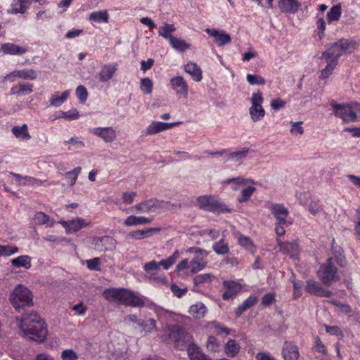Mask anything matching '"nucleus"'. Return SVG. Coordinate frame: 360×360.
Here are the masks:
<instances>
[{
	"instance_id": "obj_1",
	"label": "nucleus",
	"mask_w": 360,
	"mask_h": 360,
	"mask_svg": "<svg viewBox=\"0 0 360 360\" xmlns=\"http://www.w3.org/2000/svg\"><path fill=\"white\" fill-rule=\"evenodd\" d=\"M162 340L168 344H173L179 350L187 347L188 355L191 360H207L209 359L201 352L199 347L191 344V335L179 325L167 326L164 330Z\"/></svg>"
},
{
	"instance_id": "obj_2",
	"label": "nucleus",
	"mask_w": 360,
	"mask_h": 360,
	"mask_svg": "<svg viewBox=\"0 0 360 360\" xmlns=\"http://www.w3.org/2000/svg\"><path fill=\"white\" fill-rule=\"evenodd\" d=\"M16 321L23 336L39 342H44L46 338L48 330L46 323L37 314L31 313Z\"/></svg>"
},
{
	"instance_id": "obj_3",
	"label": "nucleus",
	"mask_w": 360,
	"mask_h": 360,
	"mask_svg": "<svg viewBox=\"0 0 360 360\" xmlns=\"http://www.w3.org/2000/svg\"><path fill=\"white\" fill-rule=\"evenodd\" d=\"M354 49L353 44L347 39H342L332 44L321 56V58L325 60L326 65L321 71V78L329 77L337 66L339 58L343 54L352 53Z\"/></svg>"
},
{
	"instance_id": "obj_4",
	"label": "nucleus",
	"mask_w": 360,
	"mask_h": 360,
	"mask_svg": "<svg viewBox=\"0 0 360 360\" xmlns=\"http://www.w3.org/2000/svg\"><path fill=\"white\" fill-rule=\"evenodd\" d=\"M102 295L110 302H117L134 307H142L144 304L141 297L125 288H108L103 292Z\"/></svg>"
},
{
	"instance_id": "obj_5",
	"label": "nucleus",
	"mask_w": 360,
	"mask_h": 360,
	"mask_svg": "<svg viewBox=\"0 0 360 360\" xmlns=\"http://www.w3.org/2000/svg\"><path fill=\"white\" fill-rule=\"evenodd\" d=\"M9 300L17 311L33 305L31 291L26 286L21 284L16 285L11 292Z\"/></svg>"
},
{
	"instance_id": "obj_6",
	"label": "nucleus",
	"mask_w": 360,
	"mask_h": 360,
	"mask_svg": "<svg viewBox=\"0 0 360 360\" xmlns=\"http://www.w3.org/2000/svg\"><path fill=\"white\" fill-rule=\"evenodd\" d=\"M198 207L202 210L213 212H231V210L217 196L201 195L196 200Z\"/></svg>"
},
{
	"instance_id": "obj_7",
	"label": "nucleus",
	"mask_w": 360,
	"mask_h": 360,
	"mask_svg": "<svg viewBox=\"0 0 360 360\" xmlns=\"http://www.w3.org/2000/svg\"><path fill=\"white\" fill-rule=\"evenodd\" d=\"M335 259L330 257L323 264L317 271V276L323 285H331L339 281L337 267L334 265Z\"/></svg>"
},
{
	"instance_id": "obj_8",
	"label": "nucleus",
	"mask_w": 360,
	"mask_h": 360,
	"mask_svg": "<svg viewBox=\"0 0 360 360\" xmlns=\"http://www.w3.org/2000/svg\"><path fill=\"white\" fill-rule=\"evenodd\" d=\"M355 102L343 104L332 103L330 105L336 117L340 118L344 123L356 122V115L354 110Z\"/></svg>"
},
{
	"instance_id": "obj_9",
	"label": "nucleus",
	"mask_w": 360,
	"mask_h": 360,
	"mask_svg": "<svg viewBox=\"0 0 360 360\" xmlns=\"http://www.w3.org/2000/svg\"><path fill=\"white\" fill-rule=\"evenodd\" d=\"M264 98L261 91L254 92L250 98L249 114L254 122L262 120L265 116V110L262 106Z\"/></svg>"
},
{
	"instance_id": "obj_10",
	"label": "nucleus",
	"mask_w": 360,
	"mask_h": 360,
	"mask_svg": "<svg viewBox=\"0 0 360 360\" xmlns=\"http://www.w3.org/2000/svg\"><path fill=\"white\" fill-rule=\"evenodd\" d=\"M186 252L195 255L191 260L192 274H197L207 266V262L206 258L208 256V252L207 250L198 247H192L187 249Z\"/></svg>"
},
{
	"instance_id": "obj_11",
	"label": "nucleus",
	"mask_w": 360,
	"mask_h": 360,
	"mask_svg": "<svg viewBox=\"0 0 360 360\" xmlns=\"http://www.w3.org/2000/svg\"><path fill=\"white\" fill-rule=\"evenodd\" d=\"M180 256L179 250H175L174 253L167 257V259L161 260L160 262H157L155 260H152L149 262L146 263L143 265V269L146 272L150 273L153 271L159 269L160 266H162L165 270L169 269L174 264L176 260Z\"/></svg>"
},
{
	"instance_id": "obj_12",
	"label": "nucleus",
	"mask_w": 360,
	"mask_h": 360,
	"mask_svg": "<svg viewBox=\"0 0 360 360\" xmlns=\"http://www.w3.org/2000/svg\"><path fill=\"white\" fill-rule=\"evenodd\" d=\"M91 245L94 248L99 252L111 251L115 249L117 241L111 236H96L92 239Z\"/></svg>"
},
{
	"instance_id": "obj_13",
	"label": "nucleus",
	"mask_w": 360,
	"mask_h": 360,
	"mask_svg": "<svg viewBox=\"0 0 360 360\" xmlns=\"http://www.w3.org/2000/svg\"><path fill=\"white\" fill-rule=\"evenodd\" d=\"M58 223L62 225L68 234L75 233L91 224L89 221L81 217H77L68 221L60 220Z\"/></svg>"
},
{
	"instance_id": "obj_14",
	"label": "nucleus",
	"mask_w": 360,
	"mask_h": 360,
	"mask_svg": "<svg viewBox=\"0 0 360 360\" xmlns=\"http://www.w3.org/2000/svg\"><path fill=\"white\" fill-rule=\"evenodd\" d=\"M89 133L107 143L113 142L117 138V131L112 127H94L89 129Z\"/></svg>"
},
{
	"instance_id": "obj_15",
	"label": "nucleus",
	"mask_w": 360,
	"mask_h": 360,
	"mask_svg": "<svg viewBox=\"0 0 360 360\" xmlns=\"http://www.w3.org/2000/svg\"><path fill=\"white\" fill-rule=\"evenodd\" d=\"M170 84L176 94L186 98L188 94V85L182 76H175L170 80Z\"/></svg>"
},
{
	"instance_id": "obj_16",
	"label": "nucleus",
	"mask_w": 360,
	"mask_h": 360,
	"mask_svg": "<svg viewBox=\"0 0 360 360\" xmlns=\"http://www.w3.org/2000/svg\"><path fill=\"white\" fill-rule=\"evenodd\" d=\"M224 291L222 294V298L224 300L235 297L242 289V285L238 281H224L222 283Z\"/></svg>"
},
{
	"instance_id": "obj_17",
	"label": "nucleus",
	"mask_w": 360,
	"mask_h": 360,
	"mask_svg": "<svg viewBox=\"0 0 360 360\" xmlns=\"http://www.w3.org/2000/svg\"><path fill=\"white\" fill-rule=\"evenodd\" d=\"M269 210L280 224H287L289 212L284 205L273 203L269 207Z\"/></svg>"
},
{
	"instance_id": "obj_18",
	"label": "nucleus",
	"mask_w": 360,
	"mask_h": 360,
	"mask_svg": "<svg viewBox=\"0 0 360 360\" xmlns=\"http://www.w3.org/2000/svg\"><path fill=\"white\" fill-rule=\"evenodd\" d=\"M117 71V64L116 63H110L104 64L101 67V70L98 73V78L101 82H108L113 78Z\"/></svg>"
},
{
	"instance_id": "obj_19",
	"label": "nucleus",
	"mask_w": 360,
	"mask_h": 360,
	"mask_svg": "<svg viewBox=\"0 0 360 360\" xmlns=\"http://www.w3.org/2000/svg\"><path fill=\"white\" fill-rule=\"evenodd\" d=\"M181 122L166 123L162 122L153 121L146 129L145 135H154L161 131H164L177 126Z\"/></svg>"
},
{
	"instance_id": "obj_20",
	"label": "nucleus",
	"mask_w": 360,
	"mask_h": 360,
	"mask_svg": "<svg viewBox=\"0 0 360 360\" xmlns=\"http://www.w3.org/2000/svg\"><path fill=\"white\" fill-rule=\"evenodd\" d=\"M305 289L309 294L316 296L330 297L333 295L332 292L324 289L319 282L314 280L307 281Z\"/></svg>"
},
{
	"instance_id": "obj_21",
	"label": "nucleus",
	"mask_w": 360,
	"mask_h": 360,
	"mask_svg": "<svg viewBox=\"0 0 360 360\" xmlns=\"http://www.w3.org/2000/svg\"><path fill=\"white\" fill-rule=\"evenodd\" d=\"M205 32L210 36L214 38V42L218 46H222L227 44H229L231 41V38L229 34L224 30L218 29L207 28Z\"/></svg>"
},
{
	"instance_id": "obj_22",
	"label": "nucleus",
	"mask_w": 360,
	"mask_h": 360,
	"mask_svg": "<svg viewBox=\"0 0 360 360\" xmlns=\"http://www.w3.org/2000/svg\"><path fill=\"white\" fill-rule=\"evenodd\" d=\"M206 328L211 335H218L222 338L226 337L229 335H233L234 330L224 326L220 323L212 321L207 323Z\"/></svg>"
},
{
	"instance_id": "obj_23",
	"label": "nucleus",
	"mask_w": 360,
	"mask_h": 360,
	"mask_svg": "<svg viewBox=\"0 0 360 360\" xmlns=\"http://www.w3.org/2000/svg\"><path fill=\"white\" fill-rule=\"evenodd\" d=\"M163 207V202L157 199H150L136 204L134 209L139 212L145 213Z\"/></svg>"
},
{
	"instance_id": "obj_24",
	"label": "nucleus",
	"mask_w": 360,
	"mask_h": 360,
	"mask_svg": "<svg viewBox=\"0 0 360 360\" xmlns=\"http://www.w3.org/2000/svg\"><path fill=\"white\" fill-rule=\"evenodd\" d=\"M30 8V0H13L7 10L9 15L25 14Z\"/></svg>"
},
{
	"instance_id": "obj_25",
	"label": "nucleus",
	"mask_w": 360,
	"mask_h": 360,
	"mask_svg": "<svg viewBox=\"0 0 360 360\" xmlns=\"http://www.w3.org/2000/svg\"><path fill=\"white\" fill-rule=\"evenodd\" d=\"M27 51V48L25 46H20L14 43H4L0 46V53L7 55L20 56L25 53Z\"/></svg>"
},
{
	"instance_id": "obj_26",
	"label": "nucleus",
	"mask_w": 360,
	"mask_h": 360,
	"mask_svg": "<svg viewBox=\"0 0 360 360\" xmlns=\"http://www.w3.org/2000/svg\"><path fill=\"white\" fill-rule=\"evenodd\" d=\"M282 354L284 360H297L300 355L297 347L290 342H285Z\"/></svg>"
},
{
	"instance_id": "obj_27",
	"label": "nucleus",
	"mask_w": 360,
	"mask_h": 360,
	"mask_svg": "<svg viewBox=\"0 0 360 360\" xmlns=\"http://www.w3.org/2000/svg\"><path fill=\"white\" fill-rule=\"evenodd\" d=\"M300 3L297 0H278V6L282 13H295L298 11Z\"/></svg>"
},
{
	"instance_id": "obj_28",
	"label": "nucleus",
	"mask_w": 360,
	"mask_h": 360,
	"mask_svg": "<svg viewBox=\"0 0 360 360\" xmlns=\"http://www.w3.org/2000/svg\"><path fill=\"white\" fill-rule=\"evenodd\" d=\"M184 70L192 77L194 81L198 82L202 79V70L196 63H187L184 65Z\"/></svg>"
},
{
	"instance_id": "obj_29",
	"label": "nucleus",
	"mask_w": 360,
	"mask_h": 360,
	"mask_svg": "<svg viewBox=\"0 0 360 360\" xmlns=\"http://www.w3.org/2000/svg\"><path fill=\"white\" fill-rule=\"evenodd\" d=\"M222 184L231 185V188L236 191L238 190L240 188H243L248 186V184H254V181L250 179L237 177L224 180L222 181Z\"/></svg>"
},
{
	"instance_id": "obj_30",
	"label": "nucleus",
	"mask_w": 360,
	"mask_h": 360,
	"mask_svg": "<svg viewBox=\"0 0 360 360\" xmlns=\"http://www.w3.org/2000/svg\"><path fill=\"white\" fill-rule=\"evenodd\" d=\"M70 93L69 90H66L62 93L56 91L49 98L50 105L54 107L60 106L67 101Z\"/></svg>"
},
{
	"instance_id": "obj_31",
	"label": "nucleus",
	"mask_w": 360,
	"mask_h": 360,
	"mask_svg": "<svg viewBox=\"0 0 360 360\" xmlns=\"http://www.w3.org/2000/svg\"><path fill=\"white\" fill-rule=\"evenodd\" d=\"M33 91V85L30 83H19L13 85L11 89V94L21 96L25 94H30Z\"/></svg>"
},
{
	"instance_id": "obj_32",
	"label": "nucleus",
	"mask_w": 360,
	"mask_h": 360,
	"mask_svg": "<svg viewBox=\"0 0 360 360\" xmlns=\"http://www.w3.org/2000/svg\"><path fill=\"white\" fill-rule=\"evenodd\" d=\"M11 131L15 137L22 141H29L31 139V136L28 131V127L26 124L21 126H14Z\"/></svg>"
},
{
	"instance_id": "obj_33",
	"label": "nucleus",
	"mask_w": 360,
	"mask_h": 360,
	"mask_svg": "<svg viewBox=\"0 0 360 360\" xmlns=\"http://www.w3.org/2000/svg\"><path fill=\"white\" fill-rule=\"evenodd\" d=\"M158 228H148L142 230H136L129 233L128 236L132 239L141 240L146 237L150 236L153 233L158 232Z\"/></svg>"
},
{
	"instance_id": "obj_34",
	"label": "nucleus",
	"mask_w": 360,
	"mask_h": 360,
	"mask_svg": "<svg viewBox=\"0 0 360 360\" xmlns=\"http://www.w3.org/2000/svg\"><path fill=\"white\" fill-rule=\"evenodd\" d=\"M33 221L36 224L46 225L47 227H53L55 224L54 220L43 212H36Z\"/></svg>"
},
{
	"instance_id": "obj_35",
	"label": "nucleus",
	"mask_w": 360,
	"mask_h": 360,
	"mask_svg": "<svg viewBox=\"0 0 360 360\" xmlns=\"http://www.w3.org/2000/svg\"><path fill=\"white\" fill-rule=\"evenodd\" d=\"M240 349V345L233 339H230L224 345V353L229 357H235Z\"/></svg>"
},
{
	"instance_id": "obj_36",
	"label": "nucleus",
	"mask_w": 360,
	"mask_h": 360,
	"mask_svg": "<svg viewBox=\"0 0 360 360\" xmlns=\"http://www.w3.org/2000/svg\"><path fill=\"white\" fill-rule=\"evenodd\" d=\"M176 30V27L174 24L165 23L162 26L159 27L158 34L164 39L171 41L174 37L172 35Z\"/></svg>"
},
{
	"instance_id": "obj_37",
	"label": "nucleus",
	"mask_w": 360,
	"mask_h": 360,
	"mask_svg": "<svg viewBox=\"0 0 360 360\" xmlns=\"http://www.w3.org/2000/svg\"><path fill=\"white\" fill-rule=\"evenodd\" d=\"M281 249L288 254L290 257L295 258L298 255L299 247L296 242H286L279 244Z\"/></svg>"
},
{
	"instance_id": "obj_38",
	"label": "nucleus",
	"mask_w": 360,
	"mask_h": 360,
	"mask_svg": "<svg viewBox=\"0 0 360 360\" xmlns=\"http://www.w3.org/2000/svg\"><path fill=\"white\" fill-rule=\"evenodd\" d=\"M109 15L106 10L94 11L89 15V20L91 22L97 23H106L108 22Z\"/></svg>"
},
{
	"instance_id": "obj_39",
	"label": "nucleus",
	"mask_w": 360,
	"mask_h": 360,
	"mask_svg": "<svg viewBox=\"0 0 360 360\" xmlns=\"http://www.w3.org/2000/svg\"><path fill=\"white\" fill-rule=\"evenodd\" d=\"M151 222V219L145 217L130 215L124 221L126 226H132L139 224H147Z\"/></svg>"
},
{
	"instance_id": "obj_40",
	"label": "nucleus",
	"mask_w": 360,
	"mask_h": 360,
	"mask_svg": "<svg viewBox=\"0 0 360 360\" xmlns=\"http://www.w3.org/2000/svg\"><path fill=\"white\" fill-rule=\"evenodd\" d=\"M189 314L196 319H201L205 316L207 312L205 305L201 302H198L190 307Z\"/></svg>"
},
{
	"instance_id": "obj_41",
	"label": "nucleus",
	"mask_w": 360,
	"mask_h": 360,
	"mask_svg": "<svg viewBox=\"0 0 360 360\" xmlns=\"http://www.w3.org/2000/svg\"><path fill=\"white\" fill-rule=\"evenodd\" d=\"M171 46L178 52H184L191 48V44L185 40L174 37L169 41Z\"/></svg>"
},
{
	"instance_id": "obj_42",
	"label": "nucleus",
	"mask_w": 360,
	"mask_h": 360,
	"mask_svg": "<svg viewBox=\"0 0 360 360\" xmlns=\"http://www.w3.org/2000/svg\"><path fill=\"white\" fill-rule=\"evenodd\" d=\"M257 302V297L255 295H250L236 309V315L240 316L245 311L255 305Z\"/></svg>"
},
{
	"instance_id": "obj_43",
	"label": "nucleus",
	"mask_w": 360,
	"mask_h": 360,
	"mask_svg": "<svg viewBox=\"0 0 360 360\" xmlns=\"http://www.w3.org/2000/svg\"><path fill=\"white\" fill-rule=\"evenodd\" d=\"M342 15V8L340 5H334L327 13V20L328 23L340 20Z\"/></svg>"
},
{
	"instance_id": "obj_44",
	"label": "nucleus",
	"mask_w": 360,
	"mask_h": 360,
	"mask_svg": "<svg viewBox=\"0 0 360 360\" xmlns=\"http://www.w3.org/2000/svg\"><path fill=\"white\" fill-rule=\"evenodd\" d=\"M31 258L28 255H22L11 260V264L15 267H24L27 269L31 267Z\"/></svg>"
},
{
	"instance_id": "obj_45",
	"label": "nucleus",
	"mask_w": 360,
	"mask_h": 360,
	"mask_svg": "<svg viewBox=\"0 0 360 360\" xmlns=\"http://www.w3.org/2000/svg\"><path fill=\"white\" fill-rule=\"evenodd\" d=\"M191 261L188 259L181 260L176 266V271L179 274L191 275L192 269L191 266Z\"/></svg>"
},
{
	"instance_id": "obj_46",
	"label": "nucleus",
	"mask_w": 360,
	"mask_h": 360,
	"mask_svg": "<svg viewBox=\"0 0 360 360\" xmlns=\"http://www.w3.org/2000/svg\"><path fill=\"white\" fill-rule=\"evenodd\" d=\"M18 79L33 80L37 78V74L33 69H22L15 70Z\"/></svg>"
},
{
	"instance_id": "obj_47",
	"label": "nucleus",
	"mask_w": 360,
	"mask_h": 360,
	"mask_svg": "<svg viewBox=\"0 0 360 360\" xmlns=\"http://www.w3.org/2000/svg\"><path fill=\"white\" fill-rule=\"evenodd\" d=\"M255 190V187L250 184L243 187L240 194L238 196V202H244L248 201L252 195Z\"/></svg>"
},
{
	"instance_id": "obj_48",
	"label": "nucleus",
	"mask_w": 360,
	"mask_h": 360,
	"mask_svg": "<svg viewBox=\"0 0 360 360\" xmlns=\"http://www.w3.org/2000/svg\"><path fill=\"white\" fill-rule=\"evenodd\" d=\"M248 150V148H242L237 151L230 153L228 155V160L235 161L240 164L245 158Z\"/></svg>"
},
{
	"instance_id": "obj_49",
	"label": "nucleus",
	"mask_w": 360,
	"mask_h": 360,
	"mask_svg": "<svg viewBox=\"0 0 360 360\" xmlns=\"http://www.w3.org/2000/svg\"><path fill=\"white\" fill-rule=\"evenodd\" d=\"M212 248L217 255H225L229 251L228 243L224 239L214 243Z\"/></svg>"
},
{
	"instance_id": "obj_50",
	"label": "nucleus",
	"mask_w": 360,
	"mask_h": 360,
	"mask_svg": "<svg viewBox=\"0 0 360 360\" xmlns=\"http://www.w3.org/2000/svg\"><path fill=\"white\" fill-rule=\"evenodd\" d=\"M206 347L209 351L216 352L220 349L221 343L214 335H210L207 338Z\"/></svg>"
},
{
	"instance_id": "obj_51",
	"label": "nucleus",
	"mask_w": 360,
	"mask_h": 360,
	"mask_svg": "<svg viewBox=\"0 0 360 360\" xmlns=\"http://www.w3.org/2000/svg\"><path fill=\"white\" fill-rule=\"evenodd\" d=\"M82 168L80 167H75L74 169L66 172L65 176L68 178V182L70 186L75 184L78 175L80 174Z\"/></svg>"
},
{
	"instance_id": "obj_52",
	"label": "nucleus",
	"mask_w": 360,
	"mask_h": 360,
	"mask_svg": "<svg viewBox=\"0 0 360 360\" xmlns=\"http://www.w3.org/2000/svg\"><path fill=\"white\" fill-rule=\"evenodd\" d=\"M153 82L148 78H143L141 79V90L146 94H150L153 90Z\"/></svg>"
},
{
	"instance_id": "obj_53",
	"label": "nucleus",
	"mask_w": 360,
	"mask_h": 360,
	"mask_svg": "<svg viewBox=\"0 0 360 360\" xmlns=\"http://www.w3.org/2000/svg\"><path fill=\"white\" fill-rule=\"evenodd\" d=\"M247 81L251 85H263L266 83L264 77L257 75H247Z\"/></svg>"
},
{
	"instance_id": "obj_54",
	"label": "nucleus",
	"mask_w": 360,
	"mask_h": 360,
	"mask_svg": "<svg viewBox=\"0 0 360 360\" xmlns=\"http://www.w3.org/2000/svg\"><path fill=\"white\" fill-rule=\"evenodd\" d=\"M139 326L146 333H151L156 329V322L150 319L139 323Z\"/></svg>"
},
{
	"instance_id": "obj_55",
	"label": "nucleus",
	"mask_w": 360,
	"mask_h": 360,
	"mask_svg": "<svg viewBox=\"0 0 360 360\" xmlns=\"http://www.w3.org/2000/svg\"><path fill=\"white\" fill-rule=\"evenodd\" d=\"M79 117V112L76 109H72L66 112H60L56 117L57 119L65 118L70 120H77Z\"/></svg>"
},
{
	"instance_id": "obj_56",
	"label": "nucleus",
	"mask_w": 360,
	"mask_h": 360,
	"mask_svg": "<svg viewBox=\"0 0 360 360\" xmlns=\"http://www.w3.org/2000/svg\"><path fill=\"white\" fill-rule=\"evenodd\" d=\"M316 31L317 35L320 39H321L324 35V32L326 30V21L321 17H318L316 20Z\"/></svg>"
},
{
	"instance_id": "obj_57",
	"label": "nucleus",
	"mask_w": 360,
	"mask_h": 360,
	"mask_svg": "<svg viewBox=\"0 0 360 360\" xmlns=\"http://www.w3.org/2000/svg\"><path fill=\"white\" fill-rule=\"evenodd\" d=\"M41 184H42L41 181L38 180L32 176H22L20 186H33V185L40 186Z\"/></svg>"
},
{
	"instance_id": "obj_58",
	"label": "nucleus",
	"mask_w": 360,
	"mask_h": 360,
	"mask_svg": "<svg viewBox=\"0 0 360 360\" xmlns=\"http://www.w3.org/2000/svg\"><path fill=\"white\" fill-rule=\"evenodd\" d=\"M65 144H69L70 146L69 147V149H72V147H74L75 148H82L84 147V143L80 140L79 138L73 136L70 138L68 141H65L64 142Z\"/></svg>"
},
{
	"instance_id": "obj_59",
	"label": "nucleus",
	"mask_w": 360,
	"mask_h": 360,
	"mask_svg": "<svg viewBox=\"0 0 360 360\" xmlns=\"http://www.w3.org/2000/svg\"><path fill=\"white\" fill-rule=\"evenodd\" d=\"M87 268L90 270L100 271L101 270V259L99 257H94L91 259L86 260Z\"/></svg>"
},
{
	"instance_id": "obj_60",
	"label": "nucleus",
	"mask_w": 360,
	"mask_h": 360,
	"mask_svg": "<svg viewBox=\"0 0 360 360\" xmlns=\"http://www.w3.org/2000/svg\"><path fill=\"white\" fill-rule=\"evenodd\" d=\"M60 357L62 360H77L78 355L72 349H65L62 352Z\"/></svg>"
},
{
	"instance_id": "obj_61",
	"label": "nucleus",
	"mask_w": 360,
	"mask_h": 360,
	"mask_svg": "<svg viewBox=\"0 0 360 360\" xmlns=\"http://www.w3.org/2000/svg\"><path fill=\"white\" fill-rule=\"evenodd\" d=\"M76 95L81 103H84L87 98V91L86 88L82 85L79 86L76 89Z\"/></svg>"
},
{
	"instance_id": "obj_62",
	"label": "nucleus",
	"mask_w": 360,
	"mask_h": 360,
	"mask_svg": "<svg viewBox=\"0 0 360 360\" xmlns=\"http://www.w3.org/2000/svg\"><path fill=\"white\" fill-rule=\"evenodd\" d=\"M18 249L16 247H11L8 245H0V256L6 255L9 256L18 252Z\"/></svg>"
},
{
	"instance_id": "obj_63",
	"label": "nucleus",
	"mask_w": 360,
	"mask_h": 360,
	"mask_svg": "<svg viewBox=\"0 0 360 360\" xmlns=\"http://www.w3.org/2000/svg\"><path fill=\"white\" fill-rule=\"evenodd\" d=\"M314 349L318 352H320V353H322V354H326V347L325 345H323V343L321 342V339L319 338V337L316 336L315 338H314Z\"/></svg>"
},
{
	"instance_id": "obj_64",
	"label": "nucleus",
	"mask_w": 360,
	"mask_h": 360,
	"mask_svg": "<svg viewBox=\"0 0 360 360\" xmlns=\"http://www.w3.org/2000/svg\"><path fill=\"white\" fill-rule=\"evenodd\" d=\"M302 124V122H292L291 123L292 127L290 129V133L292 134H302L304 133V129L301 127Z\"/></svg>"
}]
</instances>
